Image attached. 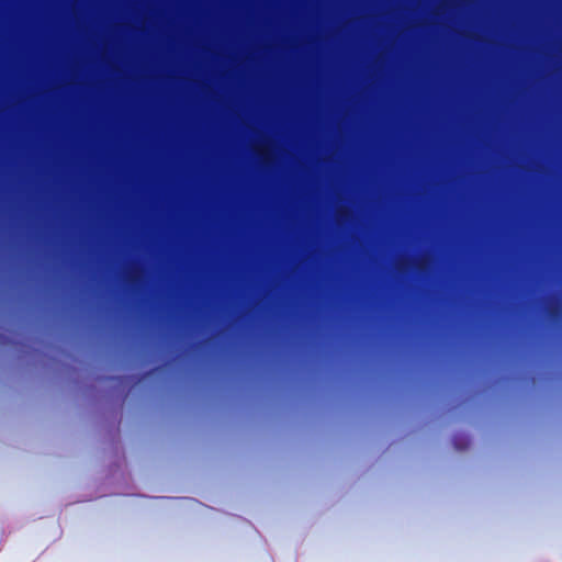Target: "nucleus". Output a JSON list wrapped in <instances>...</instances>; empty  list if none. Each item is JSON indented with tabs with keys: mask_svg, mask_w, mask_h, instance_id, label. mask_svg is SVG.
I'll return each instance as SVG.
<instances>
[{
	"mask_svg": "<svg viewBox=\"0 0 562 562\" xmlns=\"http://www.w3.org/2000/svg\"><path fill=\"white\" fill-rule=\"evenodd\" d=\"M463 440H464V442H461V443L456 442V446L459 449H465L469 446V439L468 438H463Z\"/></svg>",
	"mask_w": 562,
	"mask_h": 562,
	"instance_id": "nucleus-1",
	"label": "nucleus"
}]
</instances>
